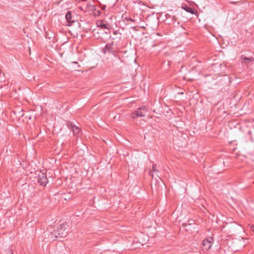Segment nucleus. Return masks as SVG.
<instances>
[{"instance_id":"1","label":"nucleus","mask_w":254,"mask_h":254,"mask_svg":"<svg viewBox=\"0 0 254 254\" xmlns=\"http://www.w3.org/2000/svg\"><path fill=\"white\" fill-rule=\"evenodd\" d=\"M119 52V50L118 47V44L114 41L108 43L102 50V52L104 54L107 53L112 54L115 57H117L119 61L122 62L120 58L117 56V54Z\"/></svg>"},{"instance_id":"2","label":"nucleus","mask_w":254,"mask_h":254,"mask_svg":"<svg viewBox=\"0 0 254 254\" xmlns=\"http://www.w3.org/2000/svg\"><path fill=\"white\" fill-rule=\"evenodd\" d=\"M66 224H61L57 228V230L54 231L51 233L52 236H54L55 238H57L58 237L63 238L64 237L67 235V232L65 231Z\"/></svg>"},{"instance_id":"3","label":"nucleus","mask_w":254,"mask_h":254,"mask_svg":"<svg viewBox=\"0 0 254 254\" xmlns=\"http://www.w3.org/2000/svg\"><path fill=\"white\" fill-rule=\"evenodd\" d=\"M146 107L145 106H141L137 108L136 110L134 111L131 114V118L135 119L138 117H144L145 114L146 113Z\"/></svg>"},{"instance_id":"4","label":"nucleus","mask_w":254,"mask_h":254,"mask_svg":"<svg viewBox=\"0 0 254 254\" xmlns=\"http://www.w3.org/2000/svg\"><path fill=\"white\" fill-rule=\"evenodd\" d=\"M213 242V239L212 237L206 238L202 242V249L208 251L211 248Z\"/></svg>"},{"instance_id":"5","label":"nucleus","mask_w":254,"mask_h":254,"mask_svg":"<svg viewBox=\"0 0 254 254\" xmlns=\"http://www.w3.org/2000/svg\"><path fill=\"white\" fill-rule=\"evenodd\" d=\"M38 183L42 186H45L48 183L47 175L45 173L40 172L38 176Z\"/></svg>"},{"instance_id":"6","label":"nucleus","mask_w":254,"mask_h":254,"mask_svg":"<svg viewBox=\"0 0 254 254\" xmlns=\"http://www.w3.org/2000/svg\"><path fill=\"white\" fill-rule=\"evenodd\" d=\"M66 126L68 127L69 129L72 131L73 134H77L80 131L79 128L74 125H73L70 122H67Z\"/></svg>"},{"instance_id":"7","label":"nucleus","mask_w":254,"mask_h":254,"mask_svg":"<svg viewBox=\"0 0 254 254\" xmlns=\"http://www.w3.org/2000/svg\"><path fill=\"white\" fill-rule=\"evenodd\" d=\"M182 8L185 10L187 12H189L191 14H195V12H197V10H195L193 8H191L187 4H183Z\"/></svg>"},{"instance_id":"8","label":"nucleus","mask_w":254,"mask_h":254,"mask_svg":"<svg viewBox=\"0 0 254 254\" xmlns=\"http://www.w3.org/2000/svg\"><path fill=\"white\" fill-rule=\"evenodd\" d=\"M65 19L68 23H72L74 22V20L72 19L71 12L69 11L66 14Z\"/></svg>"},{"instance_id":"9","label":"nucleus","mask_w":254,"mask_h":254,"mask_svg":"<svg viewBox=\"0 0 254 254\" xmlns=\"http://www.w3.org/2000/svg\"><path fill=\"white\" fill-rule=\"evenodd\" d=\"M98 26L102 29H109L111 28V25L107 22L104 21H100Z\"/></svg>"},{"instance_id":"10","label":"nucleus","mask_w":254,"mask_h":254,"mask_svg":"<svg viewBox=\"0 0 254 254\" xmlns=\"http://www.w3.org/2000/svg\"><path fill=\"white\" fill-rule=\"evenodd\" d=\"M156 166H157V165L156 164H153L152 165V169H151V171L150 170L149 171V174L152 176V177L153 178V175L152 174V172H158V170H157L156 169Z\"/></svg>"},{"instance_id":"11","label":"nucleus","mask_w":254,"mask_h":254,"mask_svg":"<svg viewBox=\"0 0 254 254\" xmlns=\"http://www.w3.org/2000/svg\"><path fill=\"white\" fill-rule=\"evenodd\" d=\"M242 60H243L245 63H248L251 61L252 58H248L246 57L242 56Z\"/></svg>"},{"instance_id":"12","label":"nucleus","mask_w":254,"mask_h":254,"mask_svg":"<svg viewBox=\"0 0 254 254\" xmlns=\"http://www.w3.org/2000/svg\"><path fill=\"white\" fill-rule=\"evenodd\" d=\"M100 13H101V12L100 10H96V9H95L94 14L95 15L99 16Z\"/></svg>"},{"instance_id":"13","label":"nucleus","mask_w":254,"mask_h":254,"mask_svg":"<svg viewBox=\"0 0 254 254\" xmlns=\"http://www.w3.org/2000/svg\"><path fill=\"white\" fill-rule=\"evenodd\" d=\"M23 115H24V114L23 113V111L22 110H21V111L19 112V118L23 117Z\"/></svg>"},{"instance_id":"14","label":"nucleus","mask_w":254,"mask_h":254,"mask_svg":"<svg viewBox=\"0 0 254 254\" xmlns=\"http://www.w3.org/2000/svg\"><path fill=\"white\" fill-rule=\"evenodd\" d=\"M251 227V230L254 233V225H252L251 226H250Z\"/></svg>"},{"instance_id":"15","label":"nucleus","mask_w":254,"mask_h":254,"mask_svg":"<svg viewBox=\"0 0 254 254\" xmlns=\"http://www.w3.org/2000/svg\"><path fill=\"white\" fill-rule=\"evenodd\" d=\"M127 20H129V21H130L131 22H134L135 21V20L134 19H132L131 18H130V17L127 19Z\"/></svg>"},{"instance_id":"16","label":"nucleus","mask_w":254,"mask_h":254,"mask_svg":"<svg viewBox=\"0 0 254 254\" xmlns=\"http://www.w3.org/2000/svg\"><path fill=\"white\" fill-rule=\"evenodd\" d=\"M113 34H114V35H116V34H118V31H117V30L113 32Z\"/></svg>"},{"instance_id":"17","label":"nucleus","mask_w":254,"mask_h":254,"mask_svg":"<svg viewBox=\"0 0 254 254\" xmlns=\"http://www.w3.org/2000/svg\"><path fill=\"white\" fill-rule=\"evenodd\" d=\"M151 46H152V47H154L155 46V44H153Z\"/></svg>"},{"instance_id":"18","label":"nucleus","mask_w":254,"mask_h":254,"mask_svg":"<svg viewBox=\"0 0 254 254\" xmlns=\"http://www.w3.org/2000/svg\"><path fill=\"white\" fill-rule=\"evenodd\" d=\"M82 1H86V0H82Z\"/></svg>"},{"instance_id":"19","label":"nucleus","mask_w":254,"mask_h":254,"mask_svg":"<svg viewBox=\"0 0 254 254\" xmlns=\"http://www.w3.org/2000/svg\"><path fill=\"white\" fill-rule=\"evenodd\" d=\"M11 254H13L12 253H11Z\"/></svg>"}]
</instances>
